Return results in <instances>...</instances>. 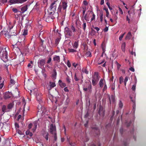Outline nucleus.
<instances>
[{
	"label": "nucleus",
	"mask_w": 146,
	"mask_h": 146,
	"mask_svg": "<svg viewBox=\"0 0 146 146\" xmlns=\"http://www.w3.org/2000/svg\"><path fill=\"white\" fill-rule=\"evenodd\" d=\"M36 100L39 104L37 108L38 110L36 114V116L38 119L41 118H51L48 114V111L47 110L44 106H42L41 104L43 102L41 94H36Z\"/></svg>",
	"instance_id": "nucleus-1"
},
{
	"label": "nucleus",
	"mask_w": 146,
	"mask_h": 146,
	"mask_svg": "<svg viewBox=\"0 0 146 146\" xmlns=\"http://www.w3.org/2000/svg\"><path fill=\"white\" fill-rule=\"evenodd\" d=\"M6 48L0 49V57L1 59L5 63L8 61V59L7 52L6 50Z\"/></svg>",
	"instance_id": "nucleus-2"
},
{
	"label": "nucleus",
	"mask_w": 146,
	"mask_h": 146,
	"mask_svg": "<svg viewBox=\"0 0 146 146\" xmlns=\"http://www.w3.org/2000/svg\"><path fill=\"white\" fill-rule=\"evenodd\" d=\"M13 27H12L11 28H9V29L7 31L3 30L1 32V33L4 35L5 37L8 38H11L12 36L17 35V34L15 33V31L13 32H12Z\"/></svg>",
	"instance_id": "nucleus-3"
},
{
	"label": "nucleus",
	"mask_w": 146,
	"mask_h": 146,
	"mask_svg": "<svg viewBox=\"0 0 146 146\" xmlns=\"http://www.w3.org/2000/svg\"><path fill=\"white\" fill-rule=\"evenodd\" d=\"M13 106V104L12 103L9 104L7 107L5 105H3L2 108V111L3 112L10 111L11 110Z\"/></svg>",
	"instance_id": "nucleus-4"
},
{
	"label": "nucleus",
	"mask_w": 146,
	"mask_h": 146,
	"mask_svg": "<svg viewBox=\"0 0 146 146\" xmlns=\"http://www.w3.org/2000/svg\"><path fill=\"white\" fill-rule=\"evenodd\" d=\"M59 4V2L57 0L54 1L51 4L49 8L51 11H52L53 12H55L57 5Z\"/></svg>",
	"instance_id": "nucleus-5"
},
{
	"label": "nucleus",
	"mask_w": 146,
	"mask_h": 146,
	"mask_svg": "<svg viewBox=\"0 0 146 146\" xmlns=\"http://www.w3.org/2000/svg\"><path fill=\"white\" fill-rule=\"evenodd\" d=\"M64 33L66 37H70L73 35V33L71 29L67 27L64 28Z\"/></svg>",
	"instance_id": "nucleus-6"
},
{
	"label": "nucleus",
	"mask_w": 146,
	"mask_h": 146,
	"mask_svg": "<svg viewBox=\"0 0 146 146\" xmlns=\"http://www.w3.org/2000/svg\"><path fill=\"white\" fill-rule=\"evenodd\" d=\"M3 125L1 127V129L4 132H7L9 130V126L8 125L9 124V122L8 121L2 123Z\"/></svg>",
	"instance_id": "nucleus-7"
},
{
	"label": "nucleus",
	"mask_w": 146,
	"mask_h": 146,
	"mask_svg": "<svg viewBox=\"0 0 146 146\" xmlns=\"http://www.w3.org/2000/svg\"><path fill=\"white\" fill-rule=\"evenodd\" d=\"M19 105H22L24 107L26 103L24 98L22 96H20L19 94Z\"/></svg>",
	"instance_id": "nucleus-8"
},
{
	"label": "nucleus",
	"mask_w": 146,
	"mask_h": 146,
	"mask_svg": "<svg viewBox=\"0 0 146 146\" xmlns=\"http://www.w3.org/2000/svg\"><path fill=\"white\" fill-rule=\"evenodd\" d=\"M48 12L49 15H50V20H52V19H54L56 18V14L53 12V11H51L50 10V8L48 11Z\"/></svg>",
	"instance_id": "nucleus-9"
},
{
	"label": "nucleus",
	"mask_w": 146,
	"mask_h": 146,
	"mask_svg": "<svg viewBox=\"0 0 146 146\" xmlns=\"http://www.w3.org/2000/svg\"><path fill=\"white\" fill-rule=\"evenodd\" d=\"M61 3L63 10L66 12V8L68 7V2L66 1L62 0L61 1Z\"/></svg>",
	"instance_id": "nucleus-10"
},
{
	"label": "nucleus",
	"mask_w": 146,
	"mask_h": 146,
	"mask_svg": "<svg viewBox=\"0 0 146 146\" xmlns=\"http://www.w3.org/2000/svg\"><path fill=\"white\" fill-rule=\"evenodd\" d=\"M45 63V59H42L39 60L38 61V66L40 68L43 66Z\"/></svg>",
	"instance_id": "nucleus-11"
},
{
	"label": "nucleus",
	"mask_w": 146,
	"mask_h": 146,
	"mask_svg": "<svg viewBox=\"0 0 146 146\" xmlns=\"http://www.w3.org/2000/svg\"><path fill=\"white\" fill-rule=\"evenodd\" d=\"M12 96V94L11 93L6 92L4 93L3 97L5 99H6L11 98Z\"/></svg>",
	"instance_id": "nucleus-12"
},
{
	"label": "nucleus",
	"mask_w": 146,
	"mask_h": 146,
	"mask_svg": "<svg viewBox=\"0 0 146 146\" xmlns=\"http://www.w3.org/2000/svg\"><path fill=\"white\" fill-rule=\"evenodd\" d=\"M56 131V127L54 126L52 123H51L50 125V131L51 134H54V132Z\"/></svg>",
	"instance_id": "nucleus-13"
},
{
	"label": "nucleus",
	"mask_w": 146,
	"mask_h": 146,
	"mask_svg": "<svg viewBox=\"0 0 146 146\" xmlns=\"http://www.w3.org/2000/svg\"><path fill=\"white\" fill-rule=\"evenodd\" d=\"M94 75V80L96 84L99 79L100 76H99V74L98 72H95Z\"/></svg>",
	"instance_id": "nucleus-14"
},
{
	"label": "nucleus",
	"mask_w": 146,
	"mask_h": 146,
	"mask_svg": "<svg viewBox=\"0 0 146 146\" xmlns=\"http://www.w3.org/2000/svg\"><path fill=\"white\" fill-rule=\"evenodd\" d=\"M12 46H13L12 48L13 51L15 53V52H16L17 54L18 51V47L17 44H12Z\"/></svg>",
	"instance_id": "nucleus-15"
},
{
	"label": "nucleus",
	"mask_w": 146,
	"mask_h": 146,
	"mask_svg": "<svg viewBox=\"0 0 146 146\" xmlns=\"http://www.w3.org/2000/svg\"><path fill=\"white\" fill-rule=\"evenodd\" d=\"M98 113L99 115H104V111L102 106H100L98 111Z\"/></svg>",
	"instance_id": "nucleus-16"
},
{
	"label": "nucleus",
	"mask_w": 146,
	"mask_h": 146,
	"mask_svg": "<svg viewBox=\"0 0 146 146\" xmlns=\"http://www.w3.org/2000/svg\"><path fill=\"white\" fill-rule=\"evenodd\" d=\"M56 86V85L55 83H54V82H50L49 86V87H48V90L49 91H50L52 88H54V87Z\"/></svg>",
	"instance_id": "nucleus-17"
},
{
	"label": "nucleus",
	"mask_w": 146,
	"mask_h": 146,
	"mask_svg": "<svg viewBox=\"0 0 146 146\" xmlns=\"http://www.w3.org/2000/svg\"><path fill=\"white\" fill-rule=\"evenodd\" d=\"M23 32L22 34L20 35V37H21V36L22 39H23V40H24L25 38V35L27 34V30H26V29H24V30H23Z\"/></svg>",
	"instance_id": "nucleus-18"
},
{
	"label": "nucleus",
	"mask_w": 146,
	"mask_h": 146,
	"mask_svg": "<svg viewBox=\"0 0 146 146\" xmlns=\"http://www.w3.org/2000/svg\"><path fill=\"white\" fill-rule=\"evenodd\" d=\"M105 82V80L103 78H101L100 81L99 85L100 88H102Z\"/></svg>",
	"instance_id": "nucleus-19"
},
{
	"label": "nucleus",
	"mask_w": 146,
	"mask_h": 146,
	"mask_svg": "<svg viewBox=\"0 0 146 146\" xmlns=\"http://www.w3.org/2000/svg\"><path fill=\"white\" fill-rule=\"evenodd\" d=\"M92 129H94L95 130V133L97 134V135L100 134V131L99 129H98V127H92Z\"/></svg>",
	"instance_id": "nucleus-20"
},
{
	"label": "nucleus",
	"mask_w": 146,
	"mask_h": 146,
	"mask_svg": "<svg viewBox=\"0 0 146 146\" xmlns=\"http://www.w3.org/2000/svg\"><path fill=\"white\" fill-rule=\"evenodd\" d=\"M43 18L46 22H49V21H50V15H49V16H48L46 14H45Z\"/></svg>",
	"instance_id": "nucleus-21"
},
{
	"label": "nucleus",
	"mask_w": 146,
	"mask_h": 146,
	"mask_svg": "<svg viewBox=\"0 0 146 146\" xmlns=\"http://www.w3.org/2000/svg\"><path fill=\"white\" fill-rule=\"evenodd\" d=\"M58 84L61 88H64V87H65L66 86V84L65 83H63L61 80H59Z\"/></svg>",
	"instance_id": "nucleus-22"
},
{
	"label": "nucleus",
	"mask_w": 146,
	"mask_h": 146,
	"mask_svg": "<svg viewBox=\"0 0 146 146\" xmlns=\"http://www.w3.org/2000/svg\"><path fill=\"white\" fill-rule=\"evenodd\" d=\"M53 60L57 62H59L60 61V57L59 56H55L53 58Z\"/></svg>",
	"instance_id": "nucleus-23"
},
{
	"label": "nucleus",
	"mask_w": 146,
	"mask_h": 146,
	"mask_svg": "<svg viewBox=\"0 0 146 146\" xmlns=\"http://www.w3.org/2000/svg\"><path fill=\"white\" fill-rule=\"evenodd\" d=\"M20 52L21 53V55H20V57H21V58L20 59V60H19V61H20V64L21 65V64H23V62L24 60V58L23 57V55H22V52H21V51H20Z\"/></svg>",
	"instance_id": "nucleus-24"
},
{
	"label": "nucleus",
	"mask_w": 146,
	"mask_h": 146,
	"mask_svg": "<svg viewBox=\"0 0 146 146\" xmlns=\"http://www.w3.org/2000/svg\"><path fill=\"white\" fill-rule=\"evenodd\" d=\"M27 9V5H25V6L22 7L21 8V10L20 12L22 13L25 12V11H26Z\"/></svg>",
	"instance_id": "nucleus-25"
},
{
	"label": "nucleus",
	"mask_w": 146,
	"mask_h": 146,
	"mask_svg": "<svg viewBox=\"0 0 146 146\" xmlns=\"http://www.w3.org/2000/svg\"><path fill=\"white\" fill-rule=\"evenodd\" d=\"M79 45V41L77 40V41H75L74 44L73 45V47L74 49H76L78 48Z\"/></svg>",
	"instance_id": "nucleus-26"
},
{
	"label": "nucleus",
	"mask_w": 146,
	"mask_h": 146,
	"mask_svg": "<svg viewBox=\"0 0 146 146\" xmlns=\"http://www.w3.org/2000/svg\"><path fill=\"white\" fill-rule=\"evenodd\" d=\"M15 124L17 132L16 133L14 134V136H15L16 135V134L17 133H18V124L17 122H15Z\"/></svg>",
	"instance_id": "nucleus-27"
},
{
	"label": "nucleus",
	"mask_w": 146,
	"mask_h": 146,
	"mask_svg": "<svg viewBox=\"0 0 146 146\" xmlns=\"http://www.w3.org/2000/svg\"><path fill=\"white\" fill-rule=\"evenodd\" d=\"M82 20L83 23L82 25L83 29H84V31H85L86 27V21L84 20V19H82Z\"/></svg>",
	"instance_id": "nucleus-28"
},
{
	"label": "nucleus",
	"mask_w": 146,
	"mask_h": 146,
	"mask_svg": "<svg viewBox=\"0 0 146 146\" xmlns=\"http://www.w3.org/2000/svg\"><path fill=\"white\" fill-rule=\"evenodd\" d=\"M132 35H131V32H128L127 34V35L125 37L126 39H129L131 37Z\"/></svg>",
	"instance_id": "nucleus-29"
},
{
	"label": "nucleus",
	"mask_w": 146,
	"mask_h": 146,
	"mask_svg": "<svg viewBox=\"0 0 146 146\" xmlns=\"http://www.w3.org/2000/svg\"><path fill=\"white\" fill-rule=\"evenodd\" d=\"M59 7L57 9V13H59V12H62V3L61 5H60V3L59 2V4H58Z\"/></svg>",
	"instance_id": "nucleus-30"
},
{
	"label": "nucleus",
	"mask_w": 146,
	"mask_h": 146,
	"mask_svg": "<svg viewBox=\"0 0 146 146\" xmlns=\"http://www.w3.org/2000/svg\"><path fill=\"white\" fill-rule=\"evenodd\" d=\"M126 46V43H125V42L124 43H123L122 44L121 46V48L122 50L124 52L125 51V47Z\"/></svg>",
	"instance_id": "nucleus-31"
},
{
	"label": "nucleus",
	"mask_w": 146,
	"mask_h": 146,
	"mask_svg": "<svg viewBox=\"0 0 146 146\" xmlns=\"http://www.w3.org/2000/svg\"><path fill=\"white\" fill-rule=\"evenodd\" d=\"M9 2L11 4H13L18 3V0H9Z\"/></svg>",
	"instance_id": "nucleus-32"
},
{
	"label": "nucleus",
	"mask_w": 146,
	"mask_h": 146,
	"mask_svg": "<svg viewBox=\"0 0 146 146\" xmlns=\"http://www.w3.org/2000/svg\"><path fill=\"white\" fill-rule=\"evenodd\" d=\"M84 19L87 21H89V18L87 14H86L84 16Z\"/></svg>",
	"instance_id": "nucleus-33"
},
{
	"label": "nucleus",
	"mask_w": 146,
	"mask_h": 146,
	"mask_svg": "<svg viewBox=\"0 0 146 146\" xmlns=\"http://www.w3.org/2000/svg\"><path fill=\"white\" fill-rule=\"evenodd\" d=\"M136 106V98H135V102H134V103H133V112H135V110Z\"/></svg>",
	"instance_id": "nucleus-34"
},
{
	"label": "nucleus",
	"mask_w": 146,
	"mask_h": 146,
	"mask_svg": "<svg viewBox=\"0 0 146 146\" xmlns=\"http://www.w3.org/2000/svg\"><path fill=\"white\" fill-rule=\"evenodd\" d=\"M70 29L71 30V31H72V32L73 33L75 32H76V30L75 29V28L74 26V25H71L70 26Z\"/></svg>",
	"instance_id": "nucleus-35"
},
{
	"label": "nucleus",
	"mask_w": 146,
	"mask_h": 146,
	"mask_svg": "<svg viewBox=\"0 0 146 146\" xmlns=\"http://www.w3.org/2000/svg\"><path fill=\"white\" fill-rule=\"evenodd\" d=\"M14 15H15V19H16V20L15 21V23L14 24V25H15L16 24L15 23H17V22H18V21H17V20L18 19V15L17 14H15Z\"/></svg>",
	"instance_id": "nucleus-36"
},
{
	"label": "nucleus",
	"mask_w": 146,
	"mask_h": 146,
	"mask_svg": "<svg viewBox=\"0 0 146 146\" xmlns=\"http://www.w3.org/2000/svg\"><path fill=\"white\" fill-rule=\"evenodd\" d=\"M85 55H86L87 56H89V57H91L92 54V53L90 51L86 52L85 53Z\"/></svg>",
	"instance_id": "nucleus-37"
},
{
	"label": "nucleus",
	"mask_w": 146,
	"mask_h": 146,
	"mask_svg": "<svg viewBox=\"0 0 146 146\" xmlns=\"http://www.w3.org/2000/svg\"><path fill=\"white\" fill-rule=\"evenodd\" d=\"M100 21L101 22H103V12H101L100 13Z\"/></svg>",
	"instance_id": "nucleus-38"
},
{
	"label": "nucleus",
	"mask_w": 146,
	"mask_h": 146,
	"mask_svg": "<svg viewBox=\"0 0 146 146\" xmlns=\"http://www.w3.org/2000/svg\"><path fill=\"white\" fill-rule=\"evenodd\" d=\"M4 65L6 69V70H7V72L9 73V72L8 70V66L9 65V63H7V62H6V63H5L4 64Z\"/></svg>",
	"instance_id": "nucleus-39"
},
{
	"label": "nucleus",
	"mask_w": 146,
	"mask_h": 146,
	"mask_svg": "<svg viewBox=\"0 0 146 146\" xmlns=\"http://www.w3.org/2000/svg\"><path fill=\"white\" fill-rule=\"evenodd\" d=\"M92 86L91 84H89L88 87L87 88L89 90V91L90 92H92Z\"/></svg>",
	"instance_id": "nucleus-40"
},
{
	"label": "nucleus",
	"mask_w": 146,
	"mask_h": 146,
	"mask_svg": "<svg viewBox=\"0 0 146 146\" xmlns=\"http://www.w3.org/2000/svg\"><path fill=\"white\" fill-rule=\"evenodd\" d=\"M92 83L93 86H95L96 85V83L95 80H94V75L92 77Z\"/></svg>",
	"instance_id": "nucleus-41"
},
{
	"label": "nucleus",
	"mask_w": 146,
	"mask_h": 146,
	"mask_svg": "<svg viewBox=\"0 0 146 146\" xmlns=\"http://www.w3.org/2000/svg\"><path fill=\"white\" fill-rule=\"evenodd\" d=\"M5 143L8 146H11L10 141L8 139L6 140Z\"/></svg>",
	"instance_id": "nucleus-42"
},
{
	"label": "nucleus",
	"mask_w": 146,
	"mask_h": 146,
	"mask_svg": "<svg viewBox=\"0 0 146 146\" xmlns=\"http://www.w3.org/2000/svg\"><path fill=\"white\" fill-rule=\"evenodd\" d=\"M10 82L11 84H12L13 85L14 84L15 82V80L13 79L11 77H10Z\"/></svg>",
	"instance_id": "nucleus-43"
},
{
	"label": "nucleus",
	"mask_w": 146,
	"mask_h": 146,
	"mask_svg": "<svg viewBox=\"0 0 146 146\" xmlns=\"http://www.w3.org/2000/svg\"><path fill=\"white\" fill-rule=\"evenodd\" d=\"M119 107L120 108H122V107L123 106V104L122 102H121V100L119 101Z\"/></svg>",
	"instance_id": "nucleus-44"
},
{
	"label": "nucleus",
	"mask_w": 146,
	"mask_h": 146,
	"mask_svg": "<svg viewBox=\"0 0 146 146\" xmlns=\"http://www.w3.org/2000/svg\"><path fill=\"white\" fill-rule=\"evenodd\" d=\"M74 79L76 81H78L80 80V78L78 77L77 76L76 73H75L74 75Z\"/></svg>",
	"instance_id": "nucleus-45"
},
{
	"label": "nucleus",
	"mask_w": 146,
	"mask_h": 146,
	"mask_svg": "<svg viewBox=\"0 0 146 146\" xmlns=\"http://www.w3.org/2000/svg\"><path fill=\"white\" fill-rule=\"evenodd\" d=\"M68 50L70 52H74L77 51L76 49H72V48H68Z\"/></svg>",
	"instance_id": "nucleus-46"
},
{
	"label": "nucleus",
	"mask_w": 146,
	"mask_h": 146,
	"mask_svg": "<svg viewBox=\"0 0 146 146\" xmlns=\"http://www.w3.org/2000/svg\"><path fill=\"white\" fill-rule=\"evenodd\" d=\"M66 80L67 82L69 84H70L71 82V81L70 79V78L68 75H67V77L66 78Z\"/></svg>",
	"instance_id": "nucleus-47"
},
{
	"label": "nucleus",
	"mask_w": 146,
	"mask_h": 146,
	"mask_svg": "<svg viewBox=\"0 0 146 146\" xmlns=\"http://www.w3.org/2000/svg\"><path fill=\"white\" fill-rule=\"evenodd\" d=\"M48 132H46L44 134V136L46 140H48Z\"/></svg>",
	"instance_id": "nucleus-48"
},
{
	"label": "nucleus",
	"mask_w": 146,
	"mask_h": 146,
	"mask_svg": "<svg viewBox=\"0 0 146 146\" xmlns=\"http://www.w3.org/2000/svg\"><path fill=\"white\" fill-rule=\"evenodd\" d=\"M60 40V39L59 38H56L55 40V44H59Z\"/></svg>",
	"instance_id": "nucleus-49"
},
{
	"label": "nucleus",
	"mask_w": 146,
	"mask_h": 146,
	"mask_svg": "<svg viewBox=\"0 0 146 146\" xmlns=\"http://www.w3.org/2000/svg\"><path fill=\"white\" fill-rule=\"evenodd\" d=\"M104 87L103 89V91H105V90H106L107 88V85L106 84V81L105 80V82H104Z\"/></svg>",
	"instance_id": "nucleus-50"
},
{
	"label": "nucleus",
	"mask_w": 146,
	"mask_h": 146,
	"mask_svg": "<svg viewBox=\"0 0 146 146\" xmlns=\"http://www.w3.org/2000/svg\"><path fill=\"white\" fill-rule=\"evenodd\" d=\"M136 82H135V84H134L132 86L131 89L133 90V91H135L136 90Z\"/></svg>",
	"instance_id": "nucleus-51"
},
{
	"label": "nucleus",
	"mask_w": 146,
	"mask_h": 146,
	"mask_svg": "<svg viewBox=\"0 0 146 146\" xmlns=\"http://www.w3.org/2000/svg\"><path fill=\"white\" fill-rule=\"evenodd\" d=\"M92 17L91 18V20L90 21H93L95 19V14H94V13L93 12H92Z\"/></svg>",
	"instance_id": "nucleus-52"
},
{
	"label": "nucleus",
	"mask_w": 146,
	"mask_h": 146,
	"mask_svg": "<svg viewBox=\"0 0 146 146\" xmlns=\"http://www.w3.org/2000/svg\"><path fill=\"white\" fill-rule=\"evenodd\" d=\"M130 98L131 99V101L132 102L133 104H134V103H135V97L133 98L132 97H131V96H130Z\"/></svg>",
	"instance_id": "nucleus-53"
},
{
	"label": "nucleus",
	"mask_w": 146,
	"mask_h": 146,
	"mask_svg": "<svg viewBox=\"0 0 146 146\" xmlns=\"http://www.w3.org/2000/svg\"><path fill=\"white\" fill-rule=\"evenodd\" d=\"M67 139L68 141L70 144V145H71L72 146H74L75 145V143H72V142H70V141H69V139H68V137L67 138Z\"/></svg>",
	"instance_id": "nucleus-54"
},
{
	"label": "nucleus",
	"mask_w": 146,
	"mask_h": 146,
	"mask_svg": "<svg viewBox=\"0 0 146 146\" xmlns=\"http://www.w3.org/2000/svg\"><path fill=\"white\" fill-rule=\"evenodd\" d=\"M82 71L83 72H85L86 74H88V71H87L86 69H82Z\"/></svg>",
	"instance_id": "nucleus-55"
},
{
	"label": "nucleus",
	"mask_w": 146,
	"mask_h": 146,
	"mask_svg": "<svg viewBox=\"0 0 146 146\" xmlns=\"http://www.w3.org/2000/svg\"><path fill=\"white\" fill-rule=\"evenodd\" d=\"M119 82L120 84H122L123 82V78L122 76H121L119 78Z\"/></svg>",
	"instance_id": "nucleus-56"
},
{
	"label": "nucleus",
	"mask_w": 146,
	"mask_h": 146,
	"mask_svg": "<svg viewBox=\"0 0 146 146\" xmlns=\"http://www.w3.org/2000/svg\"><path fill=\"white\" fill-rule=\"evenodd\" d=\"M91 35H95L96 32L94 29H91Z\"/></svg>",
	"instance_id": "nucleus-57"
},
{
	"label": "nucleus",
	"mask_w": 146,
	"mask_h": 146,
	"mask_svg": "<svg viewBox=\"0 0 146 146\" xmlns=\"http://www.w3.org/2000/svg\"><path fill=\"white\" fill-rule=\"evenodd\" d=\"M54 139L55 141H56L57 139V134L56 133V131H55L54 132Z\"/></svg>",
	"instance_id": "nucleus-58"
},
{
	"label": "nucleus",
	"mask_w": 146,
	"mask_h": 146,
	"mask_svg": "<svg viewBox=\"0 0 146 146\" xmlns=\"http://www.w3.org/2000/svg\"><path fill=\"white\" fill-rule=\"evenodd\" d=\"M125 33H123V34H122V35H120V36L119 37V39L120 40H122V39L123 38V36H124L125 35Z\"/></svg>",
	"instance_id": "nucleus-59"
},
{
	"label": "nucleus",
	"mask_w": 146,
	"mask_h": 146,
	"mask_svg": "<svg viewBox=\"0 0 146 146\" xmlns=\"http://www.w3.org/2000/svg\"><path fill=\"white\" fill-rule=\"evenodd\" d=\"M70 101V98L68 97V96H67V97L66 98V102L67 104H68L69 102Z\"/></svg>",
	"instance_id": "nucleus-60"
},
{
	"label": "nucleus",
	"mask_w": 146,
	"mask_h": 146,
	"mask_svg": "<svg viewBox=\"0 0 146 146\" xmlns=\"http://www.w3.org/2000/svg\"><path fill=\"white\" fill-rule=\"evenodd\" d=\"M82 8L83 9V12H82V14H83V15H84L85 13V12L86 11V7H83Z\"/></svg>",
	"instance_id": "nucleus-61"
},
{
	"label": "nucleus",
	"mask_w": 146,
	"mask_h": 146,
	"mask_svg": "<svg viewBox=\"0 0 146 146\" xmlns=\"http://www.w3.org/2000/svg\"><path fill=\"white\" fill-rule=\"evenodd\" d=\"M12 10L15 13H17L18 12V10L16 8H13Z\"/></svg>",
	"instance_id": "nucleus-62"
},
{
	"label": "nucleus",
	"mask_w": 146,
	"mask_h": 146,
	"mask_svg": "<svg viewBox=\"0 0 146 146\" xmlns=\"http://www.w3.org/2000/svg\"><path fill=\"white\" fill-rule=\"evenodd\" d=\"M52 60V58L51 57H49L48 60V61L47 62V63H50L51 61Z\"/></svg>",
	"instance_id": "nucleus-63"
},
{
	"label": "nucleus",
	"mask_w": 146,
	"mask_h": 146,
	"mask_svg": "<svg viewBox=\"0 0 146 146\" xmlns=\"http://www.w3.org/2000/svg\"><path fill=\"white\" fill-rule=\"evenodd\" d=\"M67 66L69 67H70L71 66V64L70 63V62L69 60H68L67 62Z\"/></svg>",
	"instance_id": "nucleus-64"
}]
</instances>
